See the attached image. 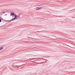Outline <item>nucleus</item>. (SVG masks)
Instances as JSON below:
<instances>
[{
    "mask_svg": "<svg viewBox=\"0 0 75 75\" xmlns=\"http://www.w3.org/2000/svg\"><path fill=\"white\" fill-rule=\"evenodd\" d=\"M15 17L13 18L10 20H9V21H14V20H16V19H17L18 18V15H15L14 16Z\"/></svg>",
    "mask_w": 75,
    "mask_h": 75,
    "instance_id": "f257e3e1",
    "label": "nucleus"
},
{
    "mask_svg": "<svg viewBox=\"0 0 75 75\" xmlns=\"http://www.w3.org/2000/svg\"><path fill=\"white\" fill-rule=\"evenodd\" d=\"M10 14L11 16H12L13 17H14V16L16 15L13 12L11 13Z\"/></svg>",
    "mask_w": 75,
    "mask_h": 75,
    "instance_id": "f03ea898",
    "label": "nucleus"
},
{
    "mask_svg": "<svg viewBox=\"0 0 75 75\" xmlns=\"http://www.w3.org/2000/svg\"><path fill=\"white\" fill-rule=\"evenodd\" d=\"M42 8V7H37L36 8V10H39Z\"/></svg>",
    "mask_w": 75,
    "mask_h": 75,
    "instance_id": "7ed1b4c3",
    "label": "nucleus"
},
{
    "mask_svg": "<svg viewBox=\"0 0 75 75\" xmlns=\"http://www.w3.org/2000/svg\"><path fill=\"white\" fill-rule=\"evenodd\" d=\"M3 49V47H0V51Z\"/></svg>",
    "mask_w": 75,
    "mask_h": 75,
    "instance_id": "20e7f679",
    "label": "nucleus"
},
{
    "mask_svg": "<svg viewBox=\"0 0 75 75\" xmlns=\"http://www.w3.org/2000/svg\"><path fill=\"white\" fill-rule=\"evenodd\" d=\"M1 19H0V23H1Z\"/></svg>",
    "mask_w": 75,
    "mask_h": 75,
    "instance_id": "39448f33",
    "label": "nucleus"
},
{
    "mask_svg": "<svg viewBox=\"0 0 75 75\" xmlns=\"http://www.w3.org/2000/svg\"><path fill=\"white\" fill-rule=\"evenodd\" d=\"M20 15H21V14H19L18 15V16H19V17H20Z\"/></svg>",
    "mask_w": 75,
    "mask_h": 75,
    "instance_id": "423d86ee",
    "label": "nucleus"
},
{
    "mask_svg": "<svg viewBox=\"0 0 75 75\" xmlns=\"http://www.w3.org/2000/svg\"><path fill=\"white\" fill-rule=\"evenodd\" d=\"M2 13H4H4H5V12H3Z\"/></svg>",
    "mask_w": 75,
    "mask_h": 75,
    "instance_id": "0eeeda50",
    "label": "nucleus"
},
{
    "mask_svg": "<svg viewBox=\"0 0 75 75\" xmlns=\"http://www.w3.org/2000/svg\"><path fill=\"white\" fill-rule=\"evenodd\" d=\"M12 65L13 66V65H14V64H12Z\"/></svg>",
    "mask_w": 75,
    "mask_h": 75,
    "instance_id": "6e6552de",
    "label": "nucleus"
}]
</instances>
